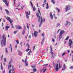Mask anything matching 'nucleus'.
Returning <instances> with one entry per match:
<instances>
[{
  "label": "nucleus",
  "instance_id": "423d86ee",
  "mask_svg": "<svg viewBox=\"0 0 73 73\" xmlns=\"http://www.w3.org/2000/svg\"><path fill=\"white\" fill-rule=\"evenodd\" d=\"M69 43L68 44H69L68 45V46H70V48H72H72H73V42H72V39L69 40Z\"/></svg>",
  "mask_w": 73,
  "mask_h": 73
},
{
  "label": "nucleus",
  "instance_id": "f704fd0d",
  "mask_svg": "<svg viewBox=\"0 0 73 73\" xmlns=\"http://www.w3.org/2000/svg\"><path fill=\"white\" fill-rule=\"evenodd\" d=\"M19 54H20V55H21V54L22 52L20 51H19Z\"/></svg>",
  "mask_w": 73,
  "mask_h": 73
},
{
  "label": "nucleus",
  "instance_id": "6ab92c4d",
  "mask_svg": "<svg viewBox=\"0 0 73 73\" xmlns=\"http://www.w3.org/2000/svg\"><path fill=\"white\" fill-rule=\"evenodd\" d=\"M31 53H32V51H31V50H30V51L28 52V56H30Z\"/></svg>",
  "mask_w": 73,
  "mask_h": 73
},
{
  "label": "nucleus",
  "instance_id": "e2e57ef3",
  "mask_svg": "<svg viewBox=\"0 0 73 73\" xmlns=\"http://www.w3.org/2000/svg\"><path fill=\"white\" fill-rule=\"evenodd\" d=\"M11 51L12 52V48H11Z\"/></svg>",
  "mask_w": 73,
  "mask_h": 73
},
{
  "label": "nucleus",
  "instance_id": "a211bd4d",
  "mask_svg": "<svg viewBox=\"0 0 73 73\" xmlns=\"http://www.w3.org/2000/svg\"><path fill=\"white\" fill-rule=\"evenodd\" d=\"M33 8V9L34 11H36V8H35V7L34 6V7L33 6V7H32Z\"/></svg>",
  "mask_w": 73,
  "mask_h": 73
},
{
  "label": "nucleus",
  "instance_id": "f03ea898",
  "mask_svg": "<svg viewBox=\"0 0 73 73\" xmlns=\"http://www.w3.org/2000/svg\"><path fill=\"white\" fill-rule=\"evenodd\" d=\"M3 40H1V44L2 45V47H3V44L5 46V44H6V37L5 36V35H4V34L3 35Z\"/></svg>",
  "mask_w": 73,
  "mask_h": 73
},
{
  "label": "nucleus",
  "instance_id": "393cba45",
  "mask_svg": "<svg viewBox=\"0 0 73 73\" xmlns=\"http://www.w3.org/2000/svg\"><path fill=\"white\" fill-rule=\"evenodd\" d=\"M52 56L51 58H54V56H55V55L54 54H53L52 55Z\"/></svg>",
  "mask_w": 73,
  "mask_h": 73
},
{
  "label": "nucleus",
  "instance_id": "338daca9",
  "mask_svg": "<svg viewBox=\"0 0 73 73\" xmlns=\"http://www.w3.org/2000/svg\"><path fill=\"white\" fill-rule=\"evenodd\" d=\"M44 4H43L42 5V6L43 7H44Z\"/></svg>",
  "mask_w": 73,
  "mask_h": 73
},
{
  "label": "nucleus",
  "instance_id": "aec40b11",
  "mask_svg": "<svg viewBox=\"0 0 73 73\" xmlns=\"http://www.w3.org/2000/svg\"><path fill=\"white\" fill-rule=\"evenodd\" d=\"M5 11H6V12H7V15H9V11L8 10H7V9H5Z\"/></svg>",
  "mask_w": 73,
  "mask_h": 73
},
{
  "label": "nucleus",
  "instance_id": "13d9d810",
  "mask_svg": "<svg viewBox=\"0 0 73 73\" xmlns=\"http://www.w3.org/2000/svg\"><path fill=\"white\" fill-rule=\"evenodd\" d=\"M61 30L60 29H59L58 31V32H57V33H59V31H60Z\"/></svg>",
  "mask_w": 73,
  "mask_h": 73
},
{
  "label": "nucleus",
  "instance_id": "5fc2aeb1",
  "mask_svg": "<svg viewBox=\"0 0 73 73\" xmlns=\"http://www.w3.org/2000/svg\"><path fill=\"white\" fill-rule=\"evenodd\" d=\"M0 9H1V10L2 11V7H0Z\"/></svg>",
  "mask_w": 73,
  "mask_h": 73
},
{
  "label": "nucleus",
  "instance_id": "72a5a7b5",
  "mask_svg": "<svg viewBox=\"0 0 73 73\" xmlns=\"http://www.w3.org/2000/svg\"><path fill=\"white\" fill-rule=\"evenodd\" d=\"M70 68L71 69H73V66H71Z\"/></svg>",
  "mask_w": 73,
  "mask_h": 73
},
{
  "label": "nucleus",
  "instance_id": "37998d69",
  "mask_svg": "<svg viewBox=\"0 0 73 73\" xmlns=\"http://www.w3.org/2000/svg\"><path fill=\"white\" fill-rule=\"evenodd\" d=\"M59 25H60V23H58L57 24V26L56 27H59Z\"/></svg>",
  "mask_w": 73,
  "mask_h": 73
},
{
  "label": "nucleus",
  "instance_id": "774afa93",
  "mask_svg": "<svg viewBox=\"0 0 73 73\" xmlns=\"http://www.w3.org/2000/svg\"><path fill=\"white\" fill-rule=\"evenodd\" d=\"M72 62H73V55H72Z\"/></svg>",
  "mask_w": 73,
  "mask_h": 73
},
{
  "label": "nucleus",
  "instance_id": "e433bc0d",
  "mask_svg": "<svg viewBox=\"0 0 73 73\" xmlns=\"http://www.w3.org/2000/svg\"><path fill=\"white\" fill-rule=\"evenodd\" d=\"M1 70H3V66H2V64L1 65Z\"/></svg>",
  "mask_w": 73,
  "mask_h": 73
},
{
  "label": "nucleus",
  "instance_id": "49530a36",
  "mask_svg": "<svg viewBox=\"0 0 73 73\" xmlns=\"http://www.w3.org/2000/svg\"><path fill=\"white\" fill-rule=\"evenodd\" d=\"M36 46V45H35L33 47V50H35V47Z\"/></svg>",
  "mask_w": 73,
  "mask_h": 73
},
{
  "label": "nucleus",
  "instance_id": "c756f323",
  "mask_svg": "<svg viewBox=\"0 0 73 73\" xmlns=\"http://www.w3.org/2000/svg\"><path fill=\"white\" fill-rule=\"evenodd\" d=\"M3 3H6L7 2V0H3Z\"/></svg>",
  "mask_w": 73,
  "mask_h": 73
},
{
  "label": "nucleus",
  "instance_id": "6e6d98bb",
  "mask_svg": "<svg viewBox=\"0 0 73 73\" xmlns=\"http://www.w3.org/2000/svg\"><path fill=\"white\" fill-rule=\"evenodd\" d=\"M5 49H6V50H5V51L6 52H7V48H5Z\"/></svg>",
  "mask_w": 73,
  "mask_h": 73
},
{
  "label": "nucleus",
  "instance_id": "4c0bfd02",
  "mask_svg": "<svg viewBox=\"0 0 73 73\" xmlns=\"http://www.w3.org/2000/svg\"><path fill=\"white\" fill-rule=\"evenodd\" d=\"M50 51H53V50L52 49V46H50Z\"/></svg>",
  "mask_w": 73,
  "mask_h": 73
},
{
  "label": "nucleus",
  "instance_id": "f8f14e48",
  "mask_svg": "<svg viewBox=\"0 0 73 73\" xmlns=\"http://www.w3.org/2000/svg\"><path fill=\"white\" fill-rule=\"evenodd\" d=\"M68 24L70 25L71 24V23L70 22H68V21H66V23L65 24V25L66 26L67 25H68Z\"/></svg>",
  "mask_w": 73,
  "mask_h": 73
},
{
  "label": "nucleus",
  "instance_id": "5701e85b",
  "mask_svg": "<svg viewBox=\"0 0 73 73\" xmlns=\"http://www.w3.org/2000/svg\"><path fill=\"white\" fill-rule=\"evenodd\" d=\"M26 45L27 46H28V47H27V49H29L30 48L29 45V44H28V43H27Z\"/></svg>",
  "mask_w": 73,
  "mask_h": 73
},
{
  "label": "nucleus",
  "instance_id": "79ce46f5",
  "mask_svg": "<svg viewBox=\"0 0 73 73\" xmlns=\"http://www.w3.org/2000/svg\"><path fill=\"white\" fill-rule=\"evenodd\" d=\"M65 54V52L63 53L62 55V56H63Z\"/></svg>",
  "mask_w": 73,
  "mask_h": 73
},
{
  "label": "nucleus",
  "instance_id": "9b49d317",
  "mask_svg": "<svg viewBox=\"0 0 73 73\" xmlns=\"http://www.w3.org/2000/svg\"><path fill=\"white\" fill-rule=\"evenodd\" d=\"M38 33V32H37V31H34V35L35 37H36L37 36Z\"/></svg>",
  "mask_w": 73,
  "mask_h": 73
},
{
  "label": "nucleus",
  "instance_id": "473e14b6",
  "mask_svg": "<svg viewBox=\"0 0 73 73\" xmlns=\"http://www.w3.org/2000/svg\"><path fill=\"white\" fill-rule=\"evenodd\" d=\"M16 42H17V44H19V41H18V40H16Z\"/></svg>",
  "mask_w": 73,
  "mask_h": 73
},
{
  "label": "nucleus",
  "instance_id": "b1692460",
  "mask_svg": "<svg viewBox=\"0 0 73 73\" xmlns=\"http://www.w3.org/2000/svg\"><path fill=\"white\" fill-rule=\"evenodd\" d=\"M33 70L34 72H36L37 71V70L36 69H33Z\"/></svg>",
  "mask_w": 73,
  "mask_h": 73
},
{
  "label": "nucleus",
  "instance_id": "8fccbe9b",
  "mask_svg": "<svg viewBox=\"0 0 73 73\" xmlns=\"http://www.w3.org/2000/svg\"><path fill=\"white\" fill-rule=\"evenodd\" d=\"M43 43H44V42H43V41H42L41 42V44H42V45H43Z\"/></svg>",
  "mask_w": 73,
  "mask_h": 73
},
{
  "label": "nucleus",
  "instance_id": "69168bd1",
  "mask_svg": "<svg viewBox=\"0 0 73 73\" xmlns=\"http://www.w3.org/2000/svg\"><path fill=\"white\" fill-rule=\"evenodd\" d=\"M11 64V61L9 62V64Z\"/></svg>",
  "mask_w": 73,
  "mask_h": 73
},
{
  "label": "nucleus",
  "instance_id": "c03bdc74",
  "mask_svg": "<svg viewBox=\"0 0 73 73\" xmlns=\"http://www.w3.org/2000/svg\"><path fill=\"white\" fill-rule=\"evenodd\" d=\"M50 53H51L52 55V54H53V52H52V51H50Z\"/></svg>",
  "mask_w": 73,
  "mask_h": 73
},
{
  "label": "nucleus",
  "instance_id": "39448f33",
  "mask_svg": "<svg viewBox=\"0 0 73 73\" xmlns=\"http://www.w3.org/2000/svg\"><path fill=\"white\" fill-rule=\"evenodd\" d=\"M64 33H65V32L64 31V30H62L61 31L60 33V35H59V40L60 41V39H61V38H62V35H64Z\"/></svg>",
  "mask_w": 73,
  "mask_h": 73
},
{
  "label": "nucleus",
  "instance_id": "680f3d73",
  "mask_svg": "<svg viewBox=\"0 0 73 73\" xmlns=\"http://www.w3.org/2000/svg\"><path fill=\"white\" fill-rule=\"evenodd\" d=\"M22 61L23 62H25V61H24V60L22 59Z\"/></svg>",
  "mask_w": 73,
  "mask_h": 73
},
{
  "label": "nucleus",
  "instance_id": "412c9836",
  "mask_svg": "<svg viewBox=\"0 0 73 73\" xmlns=\"http://www.w3.org/2000/svg\"><path fill=\"white\" fill-rule=\"evenodd\" d=\"M17 28L18 29H22V27L19 26H17Z\"/></svg>",
  "mask_w": 73,
  "mask_h": 73
},
{
  "label": "nucleus",
  "instance_id": "bf43d9fd",
  "mask_svg": "<svg viewBox=\"0 0 73 73\" xmlns=\"http://www.w3.org/2000/svg\"><path fill=\"white\" fill-rule=\"evenodd\" d=\"M31 67L33 68H35V67L33 66H32Z\"/></svg>",
  "mask_w": 73,
  "mask_h": 73
},
{
  "label": "nucleus",
  "instance_id": "1a4fd4ad",
  "mask_svg": "<svg viewBox=\"0 0 73 73\" xmlns=\"http://www.w3.org/2000/svg\"><path fill=\"white\" fill-rule=\"evenodd\" d=\"M55 70H56V71H58V64H57L55 66Z\"/></svg>",
  "mask_w": 73,
  "mask_h": 73
},
{
  "label": "nucleus",
  "instance_id": "7ed1b4c3",
  "mask_svg": "<svg viewBox=\"0 0 73 73\" xmlns=\"http://www.w3.org/2000/svg\"><path fill=\"white\" fill-rule=\"evenodd\" d=\"M5 17L6 19L8 21H9V22H10V23L11 24L12 28H14V27H13V24H12V20L11 19L10 17Z\"/></svg>",
  "mask_w": 73,
  "mask_h": 73
},
{
  "label": "nucleus",
  "instance_id": "4be33fe9",
  "mask_svg": "<svg viewBox=\"0 0 73 73\" xmlns=\"http://www.w3.org/2000/svg\"><path fill=\"white\" fill-rule=\"evenodd\" d=\"M51 2L53 4H55V1L54 0H51Z\"/></svg>",
  "mask_w": 73,
  "mask_h": 73
},
{
  "label": "nucleus",
  "instance_id": "c9c22d12",
  "mask_svg": "<svg viewBox=\"0 0 73 73\" xmlns=\"http://www.w3.org/2000/svg\"><path fill=\"white\" fill-rule=\"evenodd\" d=\"M6 60H7V59L6 58H5L4 60V62H6Z\"/></svg>",
  "mask_w": 73,
  "mask_h": 73
},
{
  "label": "nucleus",
  "instance_id": "ea45409f",
  "mask_svg": "<svg viewBox=\"0 0 73 73\" xmlns=\"http://www.w3.org/2000/svg\"><path fill=\"white\" fill-rule=\"evenodd\" d=\"M30 3L31 4V5L32 7H33V4H32V1H30Z\"/></svg>",
  "mask_w": 73,
  "mask_h": 73
},
{
  "label": "nucleus",
  "instance_id": "2eb2a0df",
  "mask_svg": "<svg viewBox=\"0 0 73 73\" xmlns=\"http://www.w3.org/2000/svg\"><path fill=\"white\" fill-rule=\"evenodd\" d=\"M50 15L51 18L52 19L53 18V15H52V13H50Z\"/></svg>",
  "mask_w": 73,
  "mask_h": 73
},
{
  "label": "nucleus",
  "instance_id": "7c9ffc66",
  "mask_svg": "<svg viewBox=\"0 0 73 73\" xmlns=\"http://www.w3.org/2000/svg\"><path fill=\"white\" fill-rule=\"evenodd\" d=\"M5 4L6 6H8L9 5L8 3L7 2L5 3Z\"/></svg>",
  "mask_w": 73,
  "mask_h": 73
},
{
  "label": "nucleus",
  "instance_id": "cd10ccee",
  "mask_svg": "<svg viewBox=\"0 0 73 73\" xmlns=\"http://www.w3.org/2000/svg\"><path fill=\"white\" fill-rule=\"evenodd\" d=\"M47 6L46 7V9H48L49 8V6H48V3L46 4Z\"/></svg>",
  "mask_w": 73,
  "mask_h": 73
},
{
  "label": "nucleus",
  "instance_id": "2f4dec72",
  "mask_svg": "<svg viewBox=\"0 0 73 73\" xmlns=\"http://www.w3.org/2000/svg\"><path fill=\"white\" fill-rule=\"evenodd\" d=\"M30 50V49L28 48V49L26 50V51L27 52H28L29 51V50Z\"/></svg>",
  "mask_w": 73,
  "mask_h": 73
},
{
  "label": "nucleus",
  "instance_id": "f257e3e1",
  "mask_svg": "<svg viewBox=\"0 0 73 73\" xmlns=\"http://www.w3.org/2000/svg\"><path fill=\"white\" fill-rule=\"evenodd\" d=\"M38 13H36V15L38 18V21H40V20H41L40 23L39 25V27H41V24L42 23V17H41V13H40V9L39 8H38Z\"/></svg>",
  "mask_w": 73,
  "mask_h": 73
},
{
  "label": "nucleus",
  "instance_id": "58836bf2",
  "mask_svg": "<svg viewBox=\"0 0 73 73\" xmlns=\"http://www.w3.org/2000/svg\"><path fill=\"white\" fill-rule=\"evenodd\" d=\"M63 68L64 69H65L66 68V67L65 66V64H64L63 65Z\"/></svg>",
  "mask_w": 73,
  "mask_h": 73
},
{
  "label": "nucleus",
  "instance_id": "f3484780",
  "mask_svg": "<svg viewBox=\"0 0 73 73\" xmlns=\"http://www.w3.org/2000/svg\"><path fill=\"white\" fill-rule=\"evenodd\" d=\"M10 28V27L9 26H6L5 27L6 30H8V28Z\"/></svg>",
  "mask_w": 73,
  "mask_h": 73
},
{
  "label": "nucleus",
  "instance_id": "4468645a",
  "mask_svg": "<svg viewBox=\"0 0 73 73\" xmlns=\"http://www.w3.org/2000/svg\"><path fill=\"white\" fill-rule=\"evenodd\" d=\"M56 11H58V13H59V12H60V10L59 9L57 8V7H56Z\"/></svg>",
  "mask_w": 73,
  "mask_h": 73
},
{
  "label": "nucleus",
  "instance_id": "603ef678",
  "mask_svg": "<svg viewBox=\"0 0 73 73\" xmlns=\"http://www.w3.org/2000/svg\"><path fill=\"white\" fill-rule=\"evenodd\" d=\"M3 22H4V23H5V19H3Z\"/></svg>",
  "mask_w": 73,
  "mask_h": 73
},
{
  "label": "nucleus",
  "instance_id": "052dcab7",
  "mask_svg": "<svg viewBox=\"0 0 73 73\" xmlns=\"http://www.w3.org/2000/svg\"><path fill=\"white\" fill-rule=\"evenodd\" d=\"M65 68H64V69L62 68V70H65Z\"/></svg>",
  "mask_w": 73,
  "mask_h": 73
},
{
  "label": "nucleus",
  "instance_id": "a878e982",
  "mask_svg": "<svg viewBox=\"0 0 73 73\" xmlns=\"http://www.w3.org/2000/svg\"><path fill=\"white\" fill-rule=\"evenodd\" d=\"M17 32H18V31H14L13 32V33L14 34H16V33H17Z\"/></svg>",
  "mask_w": 73,
  "mask_h": 73
},
{
  "label": "nucleus",
  "instance_id": "0e129e2a",
  "mask_svg": "<svg viewBox=\"0 0 73 73\" xmlns=\"http://www.w3.org/2000/svg\"><path fill=\"white\" fill-rule=\"evenodd\" d=\"M31 35H30L29 37V38H31Z\"/></svg>",
  "mask_w": 73,
  "mask_h": 73
},
{
  "label": "nucleus",
  "instance_id": "9d476101",
  "mask_svg": "<svg viewBox=\"0 0 73 73\" xmlns=\"http://www.w3.org/2000/svg\"><path fill=\"white\" fill-rule=\"evenodd\" d=\"M27 60H28V58L27 57V56H26L25 60V66H27L28 65V62H27Z\"/></svg>",
  "mask_w": 73,
  "mask_h": 73
},
{
  "label": "nucleus",
  "instance_id": "3c124183",
  "mask_svg": "<svg viewBox=\"0 0 73 73\" xmlns=\"http://www.w3.org/2000/svg\"><path fill=\"white\" fill-rule=\"evenodd\" d=\"M44 3L45 4H46V0H44Z\"/></svg>",
  "mask_w": 73,
  "mask_h": 73
},
{
  "label": "nucleus",
  "instance_id": "20e7f679",
  "mask_svg": "<svg viewBox=\"0 0 73 73\" xmlns=\"http://www.w3.org/2000/svg\"><path fill=\"white\" fill-rule=\"evenodd\" d=\"M12 69H10L9 70V73H15V68H13V66H12Z\"/></svg>",
  "mask_w": 73,
  "mask_h": 73
},
{
  "label": "nucleus",
  "instance_id": "a18cd8bd",
  "mask_svg": "<svg viewBox=\"0 0 73 73\" xmlns=\"http://www.w3.org/2000/svg\"><path fill=\"white\" fill-rule=\"evenodd\" d=\"M42 36H43L44 37V33H43L42 34Z\"/></svg>",
  "mask_w": 73,
  "mask_h": 73
},
{
  "label": "nucleus",
  "instance_id": "0eeeda50",
  "mask_svg": "<svg viewBox=\"0 0 73 73\" xmlns=\"http://www.w3.org/2000/svg\"><path fill=\"white\" fill-rule=\"evenodd\" d=\"M29 13H28V12H27V11H26L25 12V14H26V17H27V19H29V15H30V11H29Z\"/></svg>",
  "mask_w": 73,
  "mask_h": 73
},
{
  "label": "nucleus",
  "instance_id": "de8ad7c7",
  "mask_svg": "<svg viewBox=\"0 0 73 73\" xmlns=\"http://www.w3.org/2000/svg\"><path fill=\"white\" fill-rule=\"evenodd\" d=\"M59 68H61V65H60V64H59Z\"/></svg>",
  "mask_w": 73,
  "mask_h": 73
},
{
  "label": "nucleus",
  "instance_id": "09e8293b",
  "mask_svg": "<svg viewBox=\"0 0 73 73\" xmlns=\"http://www.w3.org/2000/svg\"><path fill=\"white\" fill-rule=\"evenodd\" d=\"M36 5H37V7H40V6H38V3H37Z\"/></svg>",
  "mask_w": 73,
  "mask_h": 73
},
{
  "label": "nucleus",
  "instance_id": "6e6552de",
  "mask_svg": "<svg viewBox=\"0 0 73 73\" xmlns=\"http://www.w3.org/2000/svg\"><path fill=\"white\" fill-rule=\"evenodd\" d=\"M71 7L69 5L66 6L65 8L66 12H67L68 10H70L69 8Z\"/></svg>",
  "mask_w": 73,
  "mask_h": 73
},
{
  "label": "nucleus",
  "instance_id": "bb28decb",
  "mask_svg": "<svg viewBox=\"0 0 73 73\" xmlns=\"http://www.w3.org/2000/svg\"><path fill=\"white\" fill-rule=\"evenodd\" d=\"M25 30H23L22 32L23 35H24V34H25Z\"/></svg>",
  "mask_w": 73,
  "mask_h": 73
},
{
  "label": "nucleus",
  "instance_id": "864d4df0",
  "mask_svg": "<svg viewBox=\"0 0 73 73\" xmlns=\"http://www.w3.org/2000/svg\"><path fill=\"white\" fill-rule=\"evenodd\" d=\"M52 42H54V41H55L54 39L52 38Z\"/></svg>",
  "mask_w": 73,
  "mask_h": 73
},
{
  "label": "nucleus",
  "instance_id": "dca6fc26",
  "mask_svg": "<svg viewBox=\"0 0 73 73\" xmlns=\"http://www.w3.org/2000/svg\"><path fill=\"white\" fill-rule=\"evenodd\" d=\"M12 67V65L11 64H9V65L8 66V69H9V68H11Z\"/></svg>",
  "mask_w": 73,
  "mask_h": 73
},
{
  "label": "nucleus",
  "instance_id": "ddd939ff",
  "mask_svg": "<svg viewBox=\"0 0 73 73\" xmlns=\"http://www.w3.org/2000/svg\"><path fill=\"white\" fill-rule=\"evenodd\" d=\"M46 69H45V68H43L42 69V70L43 71V72L44 73H45L46 71Z\"/></svg>",
  "mask_w": 73,
  "mask_h": 73
},
{
  "label": "nucleus",
  "instance_id": "4d7b16f0",
  "mask_svg": "<svg viewBox=\"0 0 73 73\" xmlns=\"http://www.w3.org/2000/svg\"><path fill=\"white\" fill-rule=\"evenodd\" d=\"M44 39H45V38H44V37L43 39L42 40V41H44Z\"/></svg>",
  "mask_w": 73,
  "mask_h": 73
},
{
  "label": "nucleus",
  "instance_id": "c85d7f7f",
  "mask_svg": "<svg viewBox=\"0 0 73 73\" xmlns=\"http://www.w3.org/2000/svg\"><path fill=\"white\" fill-rule=\"evenodd\" d=\"M69 38V37L68 36L66 38V40H68V39Z\"/></svg>",
  "mask_w": 73,
  "mask_h": 73
},
{
  "label": "nucleus",
  "instance_id": "a19ab883",
  "mask_svg": "<svg viewBox=\"0 0 73 73\" xmlns=\"http://www.w3.org/2000/svg\"><path fill=\"white\" fill-rule=\"evenodd\" d=\"M10 48H12V45H11V44H10V46H9Z\"/></svg>",
  "mask_w": 73,
  "mask_h": 73
}]
</instances>
